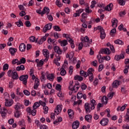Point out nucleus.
Wrapping results in <instances>:
<instances>
[{
	"mask_svg": "<svg viewBox=\"0 0 129 129\" xmlns=\"http://www.w3.org/2000/svg\"><path fill=\"white\" fill-rule=\"evenodd\" d=\"M60 60H61V57L60 56H58L57 58L54 59V63H55L56 66H60V62H59Z\"/></svg>",
	"mask_w": 129,
	"mask_h": 129,
	"instance_id": "nucleus-29",
	"label": "nucleus"
},
{
	"mask_svg": "<svg viewBox=\"0 0 129 129\" xmlns=\"http://www.w3.org/2000/svg\"><path fill=\"white\" fill-rule=\"evenodd\" d=\"M103 68H104V66L103 64H100L98 67V71L100 72L103 70Z\"/></svg>",
	"mask_w": 129,
	"mask_h": 129,
	"instance_id": "nucleus-55",
	"label": "nucleus"
},
{
	"mask_svg": "<svg viewBox=\"0 0 129 129\" xmlns=\"http://www.w3.org/2000/svg\"><path fill=\"white\" fill-rule=\"evenodd\" d=\"M42 53L44 57H50V53H49V50H48V49H43L42 50Z\"/></svg>",
	"mask_w": 129,
	"mask_h": 129,
	"instance_id": "nucleus-26",
	"label": "nucleus"
},
{
	"mask_svg": "<svg viewBox=\"0 0 129 129\" xmlns=\"http://www.w3.org/2000/svg\"><path fill=\"white\" fill-rule=\"evenodd\" d=\"M26 111L30 114H32L33 116H35L36 115V113H37V110L36 109L32 108V110L30 107H28L26 109Z\"/></svg>",
	"mask_w": 129,
	"mask_h": 129,
	"instance_id": "nucleus-7",
	"label": "nucleus"
},
{
	"mask_svg": "<svg viewBox=\"0 0 129 129\" xmlns=\"http://www.w3.org/2000/svg\"><path fill=\"white\" fill-rule=\"evenodd\" d=\"M60 75L61 76H65L66 75V71L63 68L60 69Z\"/></svg>",
	"mask_w": 129,
	"mask_h": 129,
	"instance_id": "nucleus-47",
	"label": "nucleus"
},
{
	"mask_svg": "<svg viewBox=\"0 0 129 129\" xmlns=\"http://www.w3.org/2000/svg\"><path fill=\"white\" fill-rule=\"evenodd\" d=\"M66 38L68 41L69 43H72V39L70 38V36L69 35L67 34Z\"/></svg>",
	"mask_w": 129,
	"mask_h": 129,
	"instance_id": "nucleus-53",
	"label": "nucleus"
},
{
	"mask_svg": "<svg viewBox=\"0 0 129 129\" xmlns=\"http://www.w3.org/2000/svg\"><path fill=\"white\" fill-rule=\"evenodd\" d=\"M21 115H22V112L19 110H16L14 113V116L16 117V118H19Z\"/></svg>",
	"mask_w": 129,
	"mask_h": 129,
	"instance_id": "nucleus-32",
	"label": "nucleus"
},
{
	"mask_svg": "<svg viewBox=\"0 0 129 129\" xmlns=\"http://www.w3.org/2000/svg\"><path fill=\"white\" fill-rule=\"evenodd\" d=\"M28 78H29L28 75H22L19 77V80L23 82V83L24 84V85H26L27 82H28Z\"/></svg>",
	"mask_w": 129,
	"mask_h": 129,
	"instance_id": "nucleus-4",
	"label": "nucleus"
},
{
	"mask_svg": "<svg viewBox=\"0 0 129 129\" xmlns=\"http://www.w3.org/2000/svg\"><path fill=\"white\" fill-rule=\"evenodd\" d=\"M43 110H44V113L45 114H47V113H48V110H49V108H48V107L44 106H43Z\"/></svg>",
	"mask_w": 129,
	"mask_h": 129,
	"instance_id": "nucleus-54",
	"label": "nucleus"
},
{
	"mask_svg": "<svg viewBox=\"0 0 129 129\" xmlns=\"http://www.w3.org/2000/svg\"><path fill=\"white\" fill-rule=\"evenodd\" d=\"M80 123L78 120H76L73 123L72 127L73 129H77L79 127Z\"/></svg>",
	"mask_w": 129,
	"mask_h": 129,
	"instance_id": "nucleus-14",
	"label": "nucleus"
},
{
	"mask_svg": "<svg viewBox=\"0 0 129 129\" xmlns=\"http://www.w3.org/2000/svg\"><path fill=\"white\" fill-rule=\"evenodd\" d=\"M107 123H108V119L106 118H103L100 121V124H101V125H107Z\"/></svg>",
	"mask_w": 129,
	"mask_h": 129,
	"instance_id": "nucleus-15",
	"label": "nucleus"
},
{
	"mask_svg": "<svg viewBox=\"0 0 129 129\" xmlns=\"http://www.w3.org/2000/svg\"><path fill=\"white\" fill-rule=\"evenodd\" d=\"M87 88V86L85 85L84 83H82L81 85V89L82 90H85Z\"/></svg>",
	"mask_w": 129,
	"mask_h": 129,
	"instance_id": "nucleus-62",
	"label": "nucleus"
},
{
	"mask_svg": "<svg viewBox=\"0 0 129 129\" xmlns=\"http://www.w3.org/2000/svg\"><path fill=\"white\" fill-rule=\"evenodd\" d=\"M97 58H98V61L100 63H103L104 61V56H102L101 54H98L97 56Z\"/></svg>",
	"mask_w": 129,
	"mask_h": 129,
	"instance_id": "nucleus-27",
	"label": "nucleus"
},
{
	"mask_svg": "<svg viewBox=\"0 0 129 129\" xmlns=\"http://www.w3.org/2000/svg\"><path fill=\"white\" fill-rule=\"evenodd\" d=\"M47 42L48 44H50V45H54L55 44V39H53L51 38L50 37H49L47 39Z\"/></svg>",
	"mask_w": 129,
	"mask_h": 129,
	"instance_id": "nucleus-36",
	"label": "nucleus"
},
{
	"mask_svg": "<svg viewBox=\"0 0 129 129\" xmlns=\"http://www.w3.org/2000/svg\"><path fill=\"white\" fill-rule=\"evenodd\" d=\"M81 42L79 44V50H82V48H83V46L84 47H89L90 46V42L91 41H89V37H88V36H81Z\"/></svg>",
	"mask_w": 129,
	"mask_h": 129,
	"instance_id": "nucleus-1",
	"label": "nucleus"
},
{
	"mask_svg": "<svg viewBox=\"0 0 129 129\" xmlns=\"http://www.w3.org/2000/svg\"><path fill=\"white\" fill-rule=\"evenodd\" d=\"M85 118L88 122H91V118H92V116L90 114H88L85 116Z\"/></svg>",
	"mask_w": 129,
	"mask_h": 129,
	"instance_id": "nucleus-33",
	"label": "nucleus"
},
{
	"mask_svg": "<svg viewBox=\"0 0 129 129\" xmlns=\"http://www.w3.org/2000/svg\"><path fill=\"white\" fill-rule=\"evenodd\" d=\"M101 52L102 53V54H106V55H109L110 54V50H109V48H108L102 49L101 50Z\"/></svg>",
	"mask_w": 129,
	"mask_h": 129,
	"instance_id": "nucleus-13",
	"label": "nucleus"
},
{
	"mask_svg": "<svg viewBox=\"0 0 129 129\" xmlns=\"http://www.w3.org/2000/svg\"><path fill=\"white\" fill-rule=\"evenodd\" d=\"M44 65V60L41 59L39 62L37 63V67H42Z\"/></svg>",
	"mask_w": 129,
	"mask_h": 129,
	"instance_id": "nucleus-40",
	"label": "nucleus"
},
{
	"mask_svg": "<svg viewBox=\"0 0 129 129\" xmlns=\"http://www.w3.org/2000/svg\"><path fill=\"white\" fill-rule=\"evenodd\" d=\"M51 29H52V24H47L45 25L43 28L42 32H43V33H46L47 31H49V30H51Z\"/></svg>",
	"mask_w": 129,
	"mask_h": 129,
	"instance_id": "nucleus-9",
	"label": "nucleus"
},
{
	"mask_svg": "<svg viewBox=\"0 0 129 129\" xmlns=\"http://www.w3.org/2000/svg\"><path fill=\"white\" fill-rule=\"evenodd\" d=\"M26 63V58L25 57H22L20 59L18 65H21V64H25Z\"/></svg>",
	"mask_w": 129,
	"mask_h": 129,
	"instance_id": "nucleus-38",
	"label": "nucleus"
},
{
	"mask_svg": "<svg viewBox=\"0 0 129 129\" xmlns=\"http://www.w3.org/2000/svg\"><path fill=\"white\" fill-rule=\"evenodd\" d=\"M17 49L16 48L10 47L9 51L12 56H15V54L17 53Z\"/></svg>",
	"mask_w": 129,
	"mask_h": 129,
	"instance_id": "nucleus-18",
	"label": "nucleus"
},
{
	"mask_svg": "<svg viewBox=\"0 0 129 129\" xmlns=\"http://www.w3.org/2000/svg\"><path fill=\"white\" fill-rule=\"evenodd\" d=\"M18 124L20 126H26V123L25 122V120H21L19 121Z\"/></svg>",
	"mask_w": 129,
	"mask_h": 129,
	"instance_id": "nucleus-41",
	"label": "nucleus"
},
{
	"mask_svg": "<svg viewBox=\"0 0 129 129\" xmlns=\"http://www.w3.org/2000/svg\"><path fill=\"white\" fill-rule=\"evenodd\" d=\"M80 75L82 76H84V77H87V73L83 71H80Z\"/></svg>",
	"mask_w": 129,
	"mask_h": 129,
	"instance_id": "nucleus-50",
	"label": "nucleus"
},
{
	"mask_svg": "<svg viewBox=\"0 0 129 129\" xmlns=\"http://www.w3.org/2000/svg\"><path fill=\"white\" fill-rule=\"evenodd\" d=\"M40 128L41 129H49L48 126L46 125H41L40 126Z\"/></svg>",
	"mask_w": 129,
	"mask_h": 129,
	"instance_id": "nucleus-63",
	"label": "nucleus"
},
{
	"mask_svg": "<svg viewBox=\"0 0 129 129\" xmlns=\"http://www.w3.org/2000/svg\"><path fill=\"white\" fill-rule=\"evenodd\" d=\"M68 113L69 114V117L71 118V117H73V116L74 115V111H73V110L71 109H69L68 110Z\"/></svg>",
	"mask_w": 129,
	"mask_h": 129,
	"instance_id": "nucleus-31",
	"label": "nucleus"
},
{
	"mask_svg": "<svg viewBox=\"0 0 129 129\" xmlns=\"http://www.w3.org/2000/svg\"><path fill=\"white\" fill-rule=\"evenodd\" d=\"M35 40H36V37H35V36H32L29 38V40L30 41V42H31V43H34Z\"/></svg>",
	"mask_w": 129,
	"mask_h": 129,
	"instance_id": "nucleus-59",
	"label": "nucleus"
},
{
	"mask_svg": "<svg viewBox=\"0 0 129 129\" xmlns=\"http://www.w3.org/2000/svg\"><path fill=\"white\" fill-rule=\"evenodd\" d=\"M115 44H117L118 45H123V42L119 39H117L114 41Z\"/></svg>",
	"mask_w": 129,
	"mask_h": 129,
	"instance_id": "nucleus-45",
	"label": "nucleus"
},
{
	"mask_svg": "<svg viewBox=\"0 0 129 129\" xmlns=\"http://www.w3.org/2000/svg\"><path fill=\"white\" fill-rule=\"evenodd\" d=\"M112 7H113V4H112V3H110L105 7V11H107V12H110V11L112 10Z\"/></svg>",
	"mask_w": 129,
	"mask_h": 129,
	"instance_id": "nucleus-24",
	"label": "nucleus"
},
{
	"mask_svg": "<svg viewBox=\"0 0 129 129\" xmlns=\"http://www.w3.org/2000/svg\"><path fill=\"white\" fill-rule=\"evenodd\" d=\"M23 70H25V66L24 65L22 64L20 66L16 67L17 71H23Z\"/></svg>",
	"mask_w": 129,
	"mask_h": 129,
	"instance_id": "nucleus-34",
	"label": "nucleus"
},
{
	"mask_svg": "<svg viewBox=\"0 0 129 129\" xmlns=\"http://www.w3.org/2000/svg\"><path fill=\"white\" fill-rule=\"evenodd\" d=\"M126 106H127V104H124L121 107L120 106H118L116 108V110L117 111H123V110L125 109V107H126Z\"/></svg>",
	"mask_w": 129,
	"mask_h": 129,
	"instance_id": "nucleus-21",
	"label": "nucleus"
},
{
	"mask_svg": "<svg viewBox=\"0 0 129 129\" xmlns=\"http://www.w3.org/2000/svg\"><path fill=\"white\" fill-rule=\"evenodd\" d=\"M42 12H43V15H45V14H46L47 15H48V14L50 13V9H49V8L45 7L44 8Z\"/></svg>",
	"mask_w": 129,
	"mask_h": 129,
	"instance_id": "nucleus-35",
	"label": "nucleus"
},
{
	"mask_svg": "<svg viewBox=\"0 0 129 129\" xmlns=\"http://www.w3.org/2000/svg\"><path fill=\"white\" fill-rule=\"evenodd\" d=\"M23 105L20 103H17L14 106V108L16 110H19V109H21Z\"/></svg>",
	"mask_w": 129,
	"mask_h": 129,
	"instance_id": "nucleus-28",
	"label": "nucleus"
},
{
	"mask_svg": "<svg viewBox=\"0 0 129 129\" xmlns=\"http://www.w3.org/2000/svg\"><path fill=\"white\" fill-rule=\"evenodd\" d=\"M61 85L60 84H56L55 86V89L56 90H58V91H61Z\"/></svg>",
	"mask_w": 129,
	"mask_h": 129,
	"instance_id": "nucleus-58",
	"label": "nucleus"
},
{
	"mask_svg": "<svg viewBox=\"0 0 129 129\" xmlns=\"http://www.w3.org/2000/svg\"><path fill=\"white\" fill-rule=\"evenodd\" d=\"M113 94H114L113 92L109 93L107 95V98L108 99H111L113 97Z\"/></svg>",
	"mask_w": 129,
	"mask_h": 129,
	"instance_id": "nucleus-49",
	"label": "nucleus"
},
{
	"mask_svg": "<svg viewBox=\"0 0 129 129\" xmlns=\"http://www.w3.org/2000/svg\"><path fill=\"white\" fill-rule=\"evenodd\" d=\"M85 12L87 14H91V13H92V10H90V9L89 8V7H87L85 8Z\"/></svg>",
	"mask_w": 129,
	"mask_h": 129,
	"instance_id": "nucleus-48",
	"label": "nucleus"
},
{
	"mask_svg": "<svg viewBox=\"0 0 129 129\" xmlns=\"http://www.w3.org/2000/svg\"><path fill=\"white\" fill-rule=\"evenodd\" d=\"M90 104L91 106L90 109H91V110H92L95 108V106L97 104L96 101H95L94 99H92L91 100V103Z\"/></svg>",
	"mask_w": 129,
	"mask_h": 129,
	"instance_id": "nucleus-20",
	"label": "nucleus"
},
{
	"mask_svg": "<svg viewBox=\"0 0 129 129\" xmlns=\"http://www.w3.org/2000/svg\"><path fill=\"white\" fill-rule=\"evenodd\" d=\"M96 5V2L93 1L91 2V5L90 6V8L91 9H93V8H95V5Z\"/></svg>",
	"mask_w": 129,
	"mask_h": 129,
	"instance_id": "nucleus-52",
	"label": "nucleus"
},
{
	"mask_svg": "<svg viewBox=\"0 0 129 129\" xmlns=\"http://www.w3.org/2000/svg\"><path fill=\"white\" fill-rule=\"evenodd\" d=\"M62 107H63L62 104H59L56 106L55 109L54 110V113L56 114V115H58L59 113L61 112Z\"/></svg>",
	"mask_w": 129,
	"mask_h": 129,
	"instance_id": "nucleus-6",
	"label": "nucleus"
},
{
	"mask_svg": "<svg viewBox=\"0 0 129 129\" xmlns=\"http://www.w3.org/2000/svg\"><path fill=\"white\" fill-rule=\"evenodd\" d=\"M40 107V103L39 102H36L34 103L32 108H34V109H37V108H39Z\"/></svg>",
	"mask_w": 129,
	"mask_h": 129,
	"instance_id": "nucleus-37",
	"label": "nucleus"
},
{
	"mask_svg": "<svg viewBox=\"0 0 129 129\" xmlns=\"http://www.w3.org/2000/svg\"><path fill=\"white\" fill-rule=\"evenodd\" d=\"M78 89H79V86H78V85H76L74 86V88H73V91L74 92H76V91H77V90H78Z\"/></svg>",
	"mask_w": 129,
	"mask_h": 129,
	"instance_id": "nucleus-56",
	"label": "nucleus"
},
{
	"mask_svg": "<svg viewBox=\"0 0 129 129\" xmlns=\"http://www.w3.org/2000/svg\"><path fill=\"white\" fill-rule=\"evenodd\" d=\"M39 85H40V80L38 78H36L35 80L34 85V89H38V87H39Z\"/></svg>",
	"mask_w": 129,
	"mask_h": 129,
	"instance_id": "nucleus-16",
	"label": "nucleus"
},
{
	"mask_svg": "<svg viewBox=\"0 0 129 129\" xmlns=\"http://www.w3.org/2000/svg\"><path fill=\"white\" fill-rule=\"evenodd\" d=\"M14 104V100L13 99H8V100H5V106H7V107H10V106H12Z\"/></svg>",
	"mask_w": 129,
	"mask_h": 129,
	"instance_id": "nucleus-8",
	"label": "nucleus"
},
{
	"mask_svg": "<svg viewBox=\"0 0 129 129\" xmlns=\"http://www.w3.org/2000/svg\"><path fill=\"white\" fill-rule=\"evenodd\" d=\"M120 82L117 80H115L112 84V87L113 88H117L119 86Z\"/></svg>",
	"mask_w": 129,
	"mask_h": 129,
	"instance_id": "nucleus-17",
	"label": "nucleus"
},
{
	"mask_svg": "<svg viewBox=\"0 0 129 129\" xmlns=\"http://www.w3.org/2000/svg\"><path fill=\"white\" fill-rule=\"evenodd\" d=\"M85 109L87 113H89L91 111L90 110V107L89 106V103H86L85 104Z\"/></svg>",
	"mask_w": 129,
	"mask_h": 129,
	"instance_id": "nucleus-22",
	"label": "nucleus"
},
{
	"mask_svg": "<svg viewBox=\"0 0 129 129\" xmlns=\"http://www.w3.org/2000/svg\"><path fill=\"white\" fill-rule=\"evenodd\" d=\"M4 98L5 100H7L10 98V95L7 92L4 93Z\"/></svg>",
	"mask_w": 129,
	"mask_h": 129,
	"instance_id": "nucleus-51",
	"label": "nucleus"
},
{
	"mask_svg": "<svg viewBox=\"0 0 129 129\" xmlns=\"http://www.w3.org/2000/svg\"><path fill=\"white\" fill-rule=\"evenodd\" d=\"M93 72H94V70L93 68H90L88 71L87 76L89 77V81L92 82L93 81Z\"/></svg>",
	"mask_w": 129,
	"mask_h": 129,
	"instance_id": "nucleus-3",
	"label": "nucleus"
},
{
	"mask_svg": "<svg viewBox=\"0 0 129 129\" xmlns=\"http://www.w3.org/2000/svg\"><path fill=\"white\" fill-rule=\"evenodd\" d=\"M16 25L18 27H21V26H23V22H22V21L19 20L18 22H16Z\"/></svg>",
	"mask_w": 129,
	"mask_h": 129,
	"instance_id": "nucleus-60",
	"label": "nucleus"
},
{
	"mask_svg": "<svg viewBox=\"0 0 129 129\" xmlns=\"http://www.w3.org/2000/svg\"><path fill=\"white\" fill-rule=\"evenodd\" d=\"M73 72V67L71 66L69 68V74H70L71 75H72Z\"/></svg>",
	"mask_w": 129,
	"mask_h": 129,
	"instance_id": "nucleus-61",
	"label": "nucleus"
},
{
	"mask_svg": "<svg viewBox=\"0 0 129 129\" xmlns=\"http://www.w3.org/2000/svg\"><path fill=\"white\" fill-rule=\"evenodd\" d=\"M55 5L58 7V8H61L63 6V4L61 3L59 0H56L55 2Z\"/></svg>",
	"mask_w": 129,
	"mask_h": 129,
	"instance_id": "nucleus-39",
	"label": "nucleus"
},
{
	"mask_svg": "<svg viewBox=\"0 0 129 129\" xmlns=\"http://www.w3.org/2000/svg\"><path fill=\"white\" fill-rule=\"evenodd\" d=\"M75 80H78L79 81H82L83 80V78L80 76H76L74 77Z\"/></svg>",
	"mask_w": 129,
	"mask_h": 129,
	"instance_id": "nucleus-43",
	"label": "nucleus"
},
{
	"mask_svg": "<svg viewBox=\"0 0 129 129\" xmlns=\"http://www.w3.org/2000/svg\"><path fill=\"white\" fill-rule=\"evenodd\" d=\"M97 30H100L101 39H102V40L105 39L106 34L105 32H104V29H103V28L101 27V26H98L97 27Z\"/></svg>",
	"mask_w": 129,
	"mask_h": 129,
	"instance_id": "nucleus-5",
	"label": "nucleus"
},
{
	"mask_svg": "<svg viewBox=\"0 0 129 129\" xmlns=\"http://www.w3.org/2000/svg\"><path fill=\"white\" fill-rule=\"evenodd\" d=\"M19 62V59H18L17 58H16L12 60V64H13L14 65H15V64H17V65H18Z\"/></svg>",
	"mask_w": 129,
	"mask_h": 129,
	"instance_id": "nucleus-57",
	"label": "nucleus"
},
{
	"mask_svg": "<svg viewBox=\"0 0 129 129\" xmlns=\"http://www.w3.org/2000/svg\"><path fill=\"white\" fill-rule=\"evenodd\" d=\"M7 112H8V110L6 108L0 109V113L3 117H6L7 116Z\"/></svg>",
	"mask_w": 129,
	"mask_h": 129,
	"instance_id": "nucleus-10",
	"label": "nucleus"
},
{
	"mask_svg": "<svg viewBox=\"0 0 129 129\" xmlns=\"http://www.w3.org/2000/svg\"><path fill=\"white\" fill-rule=\"evenodd\" d=\"M117 2L120 6H124L125 5V1L124 0H117Z\"/></svg>",
	"mask_w": 129,
	"mask_h": 129,
	"instance_id": "nucleus-42",
	"label": "nucleus"
},
{
	"mask_svg": "<svg viewBox=\"0 0 129 129\" xmlns=\"http://www.w3.org/2000/svg\"><path fill=\"white\" fill-rule=\"evenodd\" d=\"M3 71H7V70H9V64L5 63L3 66Z\"/></svg>",
	"mask_w": 129,
	"mask_h": 129,
	"instance_id": "nucleus-44",
	"label": "nucleus"
},
{
	"mask_svg": "<svg viewBox=\"0 0 129 129\" xmlns=\"http://www.w3.org/2000/svg\"><path fill=\"white\" fill-rule=\"evenodd\" d=\"M77 97L78 99H81V98L83 97V94H82V92H79L77 95Z\"/></svg>",
	"mask_w": 129,
	"mask_h": 129,
	"instance_id": "nucleus-46",
	"label": "nucleus"
},
{
	"mask_svg": "<svg viewBox=\"0 0 129 129\" xmlns=\"http://www.w3.org/2000/svg\"><path fill=\"white\" fill-rule=\"evenodd\" d=\"M118 21L116 19L113 18L112 19L111 23H112V27L113 28H116L117 27V23Z\"/></svg>",
	"mask_w": 129,
	"mask_h": 129,
	"instance_id": "nucleus-19",
	"label": "nucleus"
},
{
	"mask_svg": "<svg viewBox=\"0 0 129 129\" xmlns=\"http://www.w3.org/2000/svg\"><path fill=\"white\" fill-rule=\"evenodd\" d=\"M58 43L61 47H65L68 45V41L66 40H61V39H59L58 40Z\"/></svg>",
	"mask_w": 129,
	"mask_h": 129,
	"instance_id": "nucleus-11",
	"label": "nucleus"
},
{
	"mask_svg": "<svg viewBox=\"0 0 129 129\" xmlns=\"http://www.w3.org/2000/svg\"><path fill=\"white\" fill-rule=\"evenodd\" d=\"M122 127V129H129V125L128 124H124Z\"/></svg>",
	"mask_w": 129,
	"mask_h": 129,
	"instance_id": "nucleus-64",
	"label": "nucleus"
},
{
	"mask_svg": "<svg viewBox=\"0 0 129 129\" xmlns=\"http://www.w3.org/2000/svg\"><path fill=\"white\" fill-rule=\"evenodd\" d=\"M47 78L50 81H53V80H54V78H55V76L53 74H49L47 76Z\"/></svg>",
	"mask_w": 129,
	"mask_h": 129,
	"instance_id": "nucleus-25",
	"label": "nucleus"
},
{
	"mask_svg": "<svg viewBox=\"0 0 129 129\" xmlns=\"http://www.w3.org/2000/svg\"><path fill=\"white\" fill-rule=\"evenodd\" d=\"M54 50L55 53L58 54V55H61L62 54V49L58 46H55L54 47Z\"/></svg>",
	"mask_w": 129,
	"mask_h": 129,
	"instance_id": "nucleus-12",
	"label": "nucleus"
},
{
	"mask_svg": "<svg viewBox=\"0 0 129 129\" xmlns=\"http://www.w3.org/2000/svg\"><path fill=\"white\" fill-rule=\"evenodd\" d=\"M19 50L21 52H25L26 51V44L21 43L19 46Z\"/></svg>",
	"mask_w": 129,
	"mask_h": 129,
	"instance_id": "nucleus-23",
	"label": "nucleus"
},
{
	"mask_svg": "<svg viewBox=\"0 0 129 129\" xmlns=\"http://www.w3.org/2000/svg\"><path fill=\"white\" fill-rule=\"evenodd\" d=\"M108 101V99L106 97V96H104L101 100L102 103L103 104H107V102Z\"/></svg>",
	"mask_w": 129,
	"mask_h": 129,
	"instance_id": "nucleus-30",
	"label": "nucleus"
},
{
	"mask_svg": "<svg viewBox=\"0 0 129 129\" xmlns=\"http://www.w3.org/2000/svg\"><path fill=\"white\" fill-rule=\"evenodd\" d=\"M7 74L9 77H12V79H14V80L19 79V75H18V73L15 70L13 71L12 70H9L7 72Z\"/></svg>",
	"mask_w": 129,
	"mask_h": 129,
	"instance_id": "nucleus-2",
	"label": "nucleus"
}]
</instances>
